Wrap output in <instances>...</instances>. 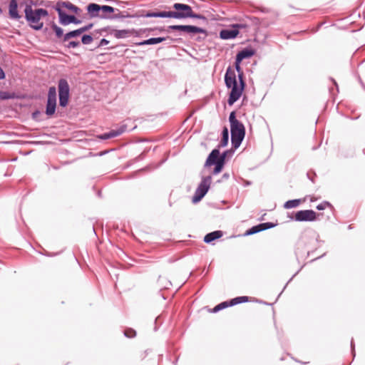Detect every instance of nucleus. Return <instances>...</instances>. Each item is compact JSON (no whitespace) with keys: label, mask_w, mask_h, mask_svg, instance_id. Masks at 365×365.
Wrapping results in <instances>:
<instances>
[{"label":"nucleus","mask_w":365,"mask_h":365,"mask_svg":"<svg viewBox=\"0 0 365 365\" xmlns=\"http://www.w3.org/2000/svg\"><path fill=\"white\" fill-rule=\"evenodd\" d=\"M187 28L188 29L186 30L185 33L191 37L196 34H203L205 36L207 35V32L205 29L192 25H188Z\"/></svg>","instance_id":"21"},{"label":"nucleus","mask_w":365,"mask_h":365,"mask_svg":"<svg viewBox=\"0 0 365 365\" xmlns=\"http://www.w3.org/2000/svg\"><path fill=\"white\" fill-rule=\"evenodd\" d=\"M189 18L197 19H202V20H203L205 21H207V18L205 16H203L202 14H200L194 13L192 11V9L191 10V12L190 14Z\"/></svg>","instance_id":"35"},{"label":"nucleus","mask_w":365,"mask_h":365,"mask_svg":"<svg viewBox=\"0 0 365 365\" xmlns=\"http://www.w3.org/2000/svg\"><path fill=\"white\" fill-rule=\"evenodd\" d=\"M115 8L108 5H101V14H106L109 15V14L115 13Z\"/></svg>","instance_id":"33"},{"label":"nucleus","mask_w":365,"mask_h":365,"mask_svg":"<svg viewBox=\"0 0 365 365\" xmlns=\"http://www.w3.org/2000/svg\"><path fill=\"white\" fill-rule=\"evenodd\" d=\"M187 28L188 29L186 30L185 33L191 37L196 34H203L205 36L207 35V32L205 29L192 25H188Z\"/></svg>","instance_id":"22"},{"label":"nucleus","mask_w":365,"mask_h":365,"mask_svg":"<svg viewBox=\"0 0 365 365\" xmlns=\"http://www.w3.org/2000/svg\"><path fill=\"white\" fill-rule=\"evenodd\" d=\"M167 39H170L173 41V38L168 36H165V37H153V38H150L148 39L136 43V45L137 46L154 45V44L160 43Z\"/></svg>","instance_id":"16"},{"label":"nucleus","mask_w":365,"mask_h":365,"mask_svg":"<svg viewBox=\"0 0 365 365\" xmlns=\"http://www.w3.org/2000/svg\"><path fill=\"white\" fill-rule=\"evenodd\" d=\"M93 40V37L90 34H83L81 36V43L84 45L90 44Z\"/></svg>","instance_id":"34"},{"label":"nucleus","mask_w":365,"mask_h":365,"mask_svg":"<svg viewBox=\"0 0 365 365\" xmlns=\"http://www.w3.org/2000/svg\"><path fill=\"white\" fill-rule=\"evenodd\" d=\"M108 29V27L102 28L101 29L96 30L95 32L97 34H101L103 31H107Z\"/></svg>","instance_id":"51"},{"label":"nucleus","mask_w":365,"mask_h":365,"mask_svg":"<svg viewBox=\"0 0 365 365\" xmlns=\"http://www.w3.org/2000/svg\"><path fill=\"white\" fill-rule=\"evenodd\" d=\"M93 26V23H90L84 26L80 27L76 30H73L65 34L63 36V41H68L70 38H76L84 32L89 31Z\"/></svg>","instance_id":"12"},{"label":"nucleus","mask_w":365,"mask_h":365,"mask_svg":"<svg viewBox=\"0 0 365 365\" xmlns=\"http://www.w3.org/2000/svg\"><path fill=\"white\" fill-rule=\"evenodd\" d=\"M223 233L221 230H216L210 233H207L204 237V242L205 243H211L213 241L222 237Z\"/></svg>","instance_id":"19"},{"label":"nucleus","mask_w":365,"mask_h":365,"mask_svg":"<svg viewBox=\"0 0 365 365\" xmlns=\"http://www.w3.org/2000/svg\"><path fill=\"white\" fill-rule=\"evenodd\" d=\"M55 9L58 15V22L60 24L67 26L70 24L78 25L82 23V21L76 18L74 15H70L63 11L62 9L59 7V4H56Z\"/></svg>","instance_id":"8"},{"label":"nucleus","mask_w":365,"mask_h":365,"mask_svg":"<svg viewBox=\"0 0 365 365\" xmlns=\"http://www.w3.org/2000/svg\"><path fill=\"white\" fill-rule=\"evenodd\" d=\"M259 232L258 230V228L256 227V225L252 227L251 228L248 229L245 233L244 236H250L256 233Z\"/></svg>","instance_id":"36"},{"label":"nucleus","mask_w":365,"mask_h":365,"mask_svg":"<svg viewBox=\"0 0 365 365\" xmlns=\"http://www.w3.org/2000/svg\"><path fill=\"white\" fill-rule=\"evenodd\" d=\"M237 78L239 83H237V81L235 70L231 66H228L225 74L224 80L226 87L231 88L227 100L229 106L233 105L240 99L246 87L243 71L237 73Z\"/></svg>","instance_id":"1"},{"label":"nucleus","mask_w":365,"mask_h":365,"mask_svg":"<svg viewBox=\"0 0 365 365\" xmlns=\"http://www.w3.org/2000/svg\"><path fill=\"white\" fill-rule=\"evenodd\" d=\"M351 347L352 351H354V340H353V339H351Z\"/></svg>","instance_id":"55"},{"label":"nucleus","mask_w":365,"mask_h":365,"mask_svg":"<svg viewBox=\"0 0 365 365\" xmlns=\"http://www.w3.org/2000/svg\"><path fill=\"white\" fill-rule=\"evenodd\" d=\"M51 29L55 33V35L57 38H62V42L63 41V36L65 34H63V30L60 26H57L54 22L51 23Z\"/></svg>","instance_id":"27"},{"label":"nucleus","mask_w":365,"mask_h":365,"mask_svg":"<svg viewBox=\"0 0 365 365\" xmlns=\"http://www.w3.org/2000/svg\"><path fill=\"white\" fill-rule=\"evenodd\" d=\"M330 79H331V81L334 83V84L335 85V86H336V88L337 91H339L338 84H337V83L336 82V81H335L334 78H331Z\"/></svg>","instance_id":"54"},{"label":"nucleus","mask_w":365,"mask_h":365,"mask_svg":"<svg viewBox=\"0 0 365 365\" xmlns=\"http://www.w3.org/2000/svg\"><path fill=\"white\" fill-rule=\"evenodd\" d=\"M256 227L258 228L259 232H262V231L267 230L266 226H265V225H264V223H260L259 225H257Z\"/></svg>","instance_id":"47"},{"label":"nucleus","mask_w":365,"mask_h":365,"mask_svg":"<svg viewBox=\"0 0 365 365\" xmlns=\"http://www.w3.org/2000/svg\"><path fill=\"white\" fill-rule=\"evenodd\" d=\"M155 29H157L156 31H158L160 32H163V31H165V27H155Z\"/></svg>","instance_id":"53"},{"label":"nucleus","mask_w":365,"mask_h":365,"mask_svg":"<svg viewBox=\"0 0 365 365\" xmlns=\"http://www.w3.org/2000/svg\"><path fill=\"white\" fill-rule=\"evenodd\" d=\"M331 205L329 202H327V201H324L320 204H319L317 206V209L318 210H324L327 206H329Z\"/></svg>","instance_id":"41"},{"label":"nucleus","mask_w":365,"mask_h":365,"mask_svg":"<svg viewBox=\"0 0 365 365\" xmlns=\"http://www.w3.org/2000/svg\"><path fill=\"white\" fill-rule=\"evenodd\" d=\"M130 33V32L129 30L122 29V30H115L113 34L116 38H126Z\"/></svg>","instance_id":"30"},{"label":"nucleus","mask_w":365,"mask_h":365,"mask_svg":"<svg viewBox=\"0 0 365 365\" xmlns=\"http://www.w3.org/2000/svg\"><path fill=\"white\" fill-rule=\"evenodd\" d=\"M108 43H109V41H108V40H107V39H106V38H102V39L100 41V42H99V43H98V46H97V47H98V48H100V47H102V46H103L108 45Z\"/></svg>","instance_id":"44"},{"label":"nucleus","mask_w":365,"mask_h":365,"mask_svg":"<svg viewBox=\"0 0 365 365\" xmlns=\"http://www.w3.org/2000/svg\"><path fill=\"white\" fill-rule=\"evenodd\" d=\"M239 34V31L232 26L231 29H222L220 31V38L223 40L235 38Z\"/></svg>","instance_id":"14"},{"label":"nucleus","mask_w":365,"mask_h":365,"mask_svg":"<svg viewBox=\"0 0 365 365\" xmlns=\"http://www.w3.org/2000/svg\"><path fill=\"white\" fill-rule=\"evenodd\" d=\"M229 178H230V174L229 173H224L222 175V180H227V179H229Z\"/></svg>","instance_id":"52"},{"label":"nucleus","mask_w":365,"mask_h":365,"mask_svg":"<svg viewBox=\"0 0 365 365\" xmlns=\"http://www.w3.org/2000/svg\"><path fill=\"white\" fill-rule=\"evenodd\" d=\"M6 78V74L4 70L0 66V80H3Z\"/></svg>","instance_id":"50"},{"label":"nucleus","mask_w":365,"mask_h":365,"mask_svg":"<svg viewBox=\"0 0 365 365\" xmlns=\"http://www.w3.org/2000/svg\"><path fill=\"white\" fill-rule=\"evenodd\" d=\"M25 19L29 25L34 30L39 31L43 26L41 18L48 15V12L46 9L39 8L33 9L31 4H26L24 8Z\"/></svg>","instance_id":"2"},{"label":"nucleus","mask_w":365,"mask_h":365,"mask_svg":"<svg viewBox=\"0 0 365 365\" xmlns=\"http://www.w3.org/2000/svg\"><path fill=\"white\" fill-rule=\"evenodd\" d=\"M249 302V297L247 296H242V297H237L235 298H233L230 300V304H231V306H235L240 303L247 302Z\"/></svg>","instance_id":"28"},{"label":"nucleus","mask_w":365,"mask_h":365,"mask_svg":"<svg viewBox=\"0 0 365 365\" xmlns=\"http://www.w3.org/2000/svg\"><path fill=\"white\" fill-rule=\"evenodd\" d=\"M188 25H171L169 26L167 29V31L169 32L170 30L173 31H180L185 33L186 30L188 29Z\"/></svg>","instance_id":"32"},{"label":"nucleus","mask_w":365,"mask_h":365,"mask_svg":"<svg viewBox=\"0 0 365 365\" xmlns=\"http://www.w3.org/2000/svg\"><path fill=\"white\" fill-rule=\"evenodd\" d=\"M250 26V24H247V23H239V24H233V25H232V27H233V28L237 29L239 31L240 29H247V28H248Z\"/></svg>","instance_id":"38"},{"label":"nucleus","mask_w":365,"mask_h":365,"mask_svg":"<svg viewBox=\"0 0 365 365\" xmlns=\"http://www.w3.org/2000/svg\"><path fill=\"white\" fill-rule=\"evenodd\" d=\"M229 307H232L231 306V304H230V300L229 301H225V302H222L221 303H220L219 304L216 305L213 309H212V312L213 313H216L220 310H222L225 308H227Z\"/></svg>","instance_id":"31"},{"label":"nucleus","mask_w":365,"mask_h":365,"mask_svg":"<svg viewBox=\"0 0 365 365\" xmlns=\"http://www.w3.org/2000/svg\"><path fill=\"white\" fill-rule=\"evenodd\" d=\"M80 46V42L77 41H71L65 46L66 48H75Z\"/></svg>","instance_id":"37"},{"label":"nucleus","mask_w":365,"mask_h":365,"mask_svg":"<svg viewBox=\"0 0 365 365\" xmlns=\"http://www.w3.org/2000/svg\"><path fill=\"white\" fill-rule=\"evenodd\" d=\"M212 181V176L202 177L200 183L198 185L192 197V202L196 203L200 201L208 192Z\"/></svg>","instance_id":"5"},{"label":"nucleus","mask_w":365,"mask_h":365,"mask_svg":"<svg viewBox=\"0 0 365 365\" xmlns=\"http://www.w3.org/2000/svg\"><path fill=\"white\" fill-rule=\"evenodd\" d=\"M128 2H127V4H118V5L121 6V7H125V5H128Z\"/></svg>","instance_id":"57"},{"label":"nucleus","mask_w":365,"mask_h":365,"mask_svg":"<svg viewBox=\"0 0 365 365\" xmlns=\"http://www.w3.org/2000/svg\"><path fill=\"white\" fill-rule=\"evenodd\" d=\"M307 178L313 182L314 183L315 182V178L317 177V175L313 171H309L307 174Z\"/></svg>","instance_id":"42"},{"label":"nucleus","mask_w":365,"mask_h":365,"mask_svg":"<svg viewBox=\"0 0 365 365\" xmlns=\"http://www.w3.org/2000/svg\"><path fill=\"white\" fill-rule=\"evenodd\" d=\"M241 62H242V61H241L240 60H239V59H237V58H235V70H236V71H237V73H239V72H242V71H243L242 70V68H241V66H240V63H241Z\"/></svg>","instance_id":"40"},{"label":"nucleus","mask_w":365,"mask_h":365,"mask_svg":"<svg viewBox=\"0 0 365 365\" xmlns=\"http://www.w3.org/2000/svg\"><path fill=\"white\" fill-rule=\"evenodd\" d=\"M264 225H265L266 226V229L268 230V229H270V228H273L277 224H274L273 222H264Z\"/></svg>","instance_id":"48"},{"label":"nucleus","mask_w":365,"mask_h":365,"mask_svg":"<svg viewBox=\"0 0 365 365\" xmlns=\"http://www.w3.org/2000/svg\"><path fill=\"white\" fill-rule=\"evenodd\" d=\"M2 13V10L0 8V14Z\"/></svg>","instance_id":"58"},{"label":"nucleus","mask_w":365,"mask_h":365,"mask_svg":"<svg viewBox=\"0 0 365 365\" xmlns=\"http://www.w3.org/2000/svg\"><path fill=\"white\" fill-rule=\"evenodd\" d=\"M106 1L110 2V3H115L116 4H127V1H120V0H106Z\"/></svg>","instance_id":"49"},{"label":"nucleus","mask_w":365,"mask_h":365,"mask_svg":"<svg viewBox=\"0 0 365 365\" xmlns=\"http://www.w3.org/2000/svg\"><path fill=\"white\" fill-rule=\"evenodd\" d=\"M229 142V130L228 128L225 126L222 131V138L220 143L217 145L215 148H221L226 147Z\"/></svg>","instance_id":"23"},{"label":"nucleus","mask_w":365,"mask_h":365,"mask_svg":"<svg viewBox=\"0 0 365 365\" xmlns=\"http://www.w3.org/2000/svg\"><path fill=\"white\" fill-rule=\"evenodd\" d=\"M249 20L250 21L252 24H255L256 26H258L259 24V20L257 17H251L249 18Z\"/></svg>","instance_id":"43"},{"label":"nucleus","mask_w":365,"mask_h":365,"mask_svg":"<svg viewBox=\"0 0 365 365\" xmlns=\"http://www.w3.org/2000/svg\"><path fill=\"white\" fill-rule=\"evenodd\" d=\"M220 148H215L210 153L215 152L216 154H218L217 158H218L222 161H225L226 163V158L229 155H232L234 152L232 150H227L223 151L222 153H220Z\"/></svg>","instance_id":"26"},{"label":"nucleus","mask_w":365,"mask_h":365,"mask_svg":"<svg viewBox=\"0 0 365 365\" xmlns=\"http://www.w3.org/2000/svg\"><path fill=\"white\" fill-rule=\"evenodd\" d=\"M9 14L11 19L18 20L21 18V16L18 11L17 0H10L9 5Z\"/></svg>","instance_id":"15"},{"label":"nucleus","mask_w":365,"mask_h":365,"mask_svg":"<svg viewBox=\"0 0 365 365\" xmlns=\"http://www.w3.org/2000/svg\"><path fill=\"white\" fill-rule=\"evenodd\" d=\"M58 100L61 107H66L69 101L70 87L66 79L61 78L58 82Z\"/></svg>","instance_id":"6"},{"label":"nucleus","mask_w":365,"mask_h":365,"mask_svg":"<svg viewBox=\"0 0 365 365\" xmlns=\"http://www.w3.org/2000/svg\"><path fill=\"white\" fill-rule=\"evenodd\" d=\"M261 11L264 12V13H267V12H269V10L267 9H261Z\"/></svg>","instance_id":"56"},{"label":"nucleus","mask_w":365,"mask_h":365,"mask_svg":"<svg viewBox=\"0 0 365 365\" xmlns=\"http://www.w3.org/2000/svg\"><path fill=\"white\" fill-rule=\"evenodd\" d=\"M156 30H157V29H155V28H145V29H141L140 30V31L141 33H143V34H145V33H146V32H148V33H150V32H153V31H156Z\"/></svg>","instance_id":"45"},{"label":"nucleus","mask_w":365,"mask_h":365,"mask_svg":"<svg viewBox=\"0 0 365 365\" xmlns=\"http://www.w3.org/2000/svg\"><path fill=\"white\" fill-rule=\"evenodd\" d=\"M115 14L109 15L108 19H123L125 18H137L140 17L138 14H130L128 11H121L118 9H115Z\"/></svg>","instance_id":"17"},{"label":"nucleus","mask_w":365,"mask_h":365,"mask_svg":"<svg viewBox=\"0 0 365 365\" xmlns=\"http://www.w3.org/2000/svg\"><path fill=\"white\" fill-rule=\"evenodd\" d=\"M140 17H146V18H168V12L165 11H150L147 12L145 14L139 15Z\"/></svg>","instance_id":"25"},{"label":"nucleus","mask_w":365,"mask_h":365,"mask_svg":"<svg viewBox=\"0 0 365 365\" xmlns=\"http://www.w3.org/2000/svg\"><path fill=\"white\" fill-rule=\"evenodd\" d=\"M217 155H218V154H216L215 152L210 153L208 155L207 160L204 165V166L205 168L210 167L212 165H215V168L212 172V174L214 175H216L219 174L220 173H221L222 170H223L225 165V161H222V160L217 158Z\"/></svg>","instance_id":"7"},{"label":"nucleus","mask_w":365,"mask_h":365,"mask_svg":"<svg viewBox=\"0 0 365 365\" xmlns=\"http://www.w3.org/2000/svg\"><path fill=\"white\" fill-rule=\"evenodd\" d=\"M175 11H169L168 12V18L176 19H184L189 18L192 7L187 4L182 3H175L173 6Z\"/></svg>","instance_id":"4"},{"label":"nucleus","mask_w":365,"mask_h":365,"mask_svg":"<svg viewBox=\"0 0 365 365\" xmlns=\"http://www.w3.org/2000/svg\"><path fill=\"white\" fill-rule=\"evenodd\" d=\"M124 335L128 338H133L135 336L136 333L135 330L132 329H128L124 331Z\"/></svg>","instance_id":"39"},{"label":"nucleus","mask_w":365,"mask_h":365,"mask_svg":"<svg viewBox=\"0 0 365 365\" xmlns=\"http://www.w3.org/2000/svg\"><path fill=\"white\" fill-rule=\"evenodd\" d=\"M231 132V142L234 148H238L245 136V128L242 123L236 118L235 111L230 113L229 116Z\"/></svg>","instance_id":"3"},{"label":"nucleus","mask_w":365,"mask_h":365,"mask_svg":"<svg viewBox=\"0 0 365 365\" xmlns=\"http://www.w3.org/2000/svg\"><path fill=\"white\" fill-rule=\"evenodd\" d=\"M56 108V88L51 86L48 89L47 102L46 106V114L51 116L55 113Z\"/></svg>","instance_id":"9"},{"label":"nucleus","mask_w":365,"mask_h":365,"mask_svg":"<svg viewBox=\"0 0 365 365\" xmlns=\"http://www.w3.org/2000/svg\"><path fill=\"white\" fill-rule=\"evenodd\" d=\"M289 217L297 222H312L316 220L317 214L312 210H303L297 211L294 217Z\"/></svg>","instance_id":"10"},{"label":"nucleus","mask_w":365,"mask_h":365,"mask_svg":"<svg viewBox=\"0 0 365 365\" xmlns=\"http://www.w3.org/2000/svg\"><path fill=\"white\" fill-rule=\"evenodd\" d=\"M86 10L88 11V14L90 16V18H100L102 19H108L109 15L106 14H101V5H99L96 3H91L89 4L87 7Z\"/></svg>","instance_id":"11"},{"label":"nucleus","mask_w":365,"mask_h":365,"mask_svg":"<svg viewBox=\"0 0 365 365\" xmlns=\"http://www.w3.org/2000/svg\"><path fill=\"white\" fill-rule=\"evenodd\" d=\"M255 51L252 48H245L239 51L236 55V58L242 61L245 58H249L254 56Z\"/></svg>","instance_id":"18"},{"label":"nucleus","mask_w":365,"mask_h":365,"mask_svg":"<svg viewBox=\"0 0 365 365\" xmlns=\"http://www.w3.org/2000/svg\"><path fill=\"white\" fill-rule=\"evenodd\" d=\"M57 4H59L60 8H61V7L66 8L75 14H78L80 11H81L80 8H78V6L73 4L71 2L68 1L58 2Z\"/></svg>","instance_id":"24"},{"label":"nucleus","mask_w":365,"mask_h":365,"mask_svg":"<svg viewBox=\"0 0 365 365\" xmlns=\"http://www.w3.org/2000/svg\"><path fill=\"white\" fill-rule=\"evenodd\" d=\"M127 126L125 125H123L120 126L118 129L115 130H111L108 133H105L103 134H101L98 136V138L101 140H108L110 138H115L117 136L120 135L126 130Z\"/></svg>","instance_id":"13"},{"label":"nucleus","mask_w":365,"mask_h":365,"mask_svg":"<svg viewBox=\"0 0 365 365\" xmlns=\"http://www.w3.org/2000/svg\"><path fill=\"white\" fill-rule=\"evenodd\" d=\"M41 111L38 110H35L33 113H32V118L34 120H38V117L41 115Z\"/></svg>","instance_id":"46"},{"label":"nucleus","mask_w":365,"mask_h":365,"mask_svg":"<svg viewBox=\"0 0 365 365\" xmlns=\"http://www.w3.org/2000/svg\"><path fill=\"white\" fill-rule=\"evenodd\" d=\"M300 202H301L300 199L289 200L284 204V207L285 209H292V208L299 206Z\"/></svg>","instance_id":"29"},{"label":"nucleus","mask_w":365,"mask_h":365,"mask_svg":"<svg viewBox=\"0 0 365 365\" xmlns=\"http://www.w3.org/2000/svg\"><path fill=\"white\" fill-rule=\"evenodd\" d=\"M23 96L15 92L0 91V100L21 99Z\"/></svg>","instance_id":"20"}]
</instances>
